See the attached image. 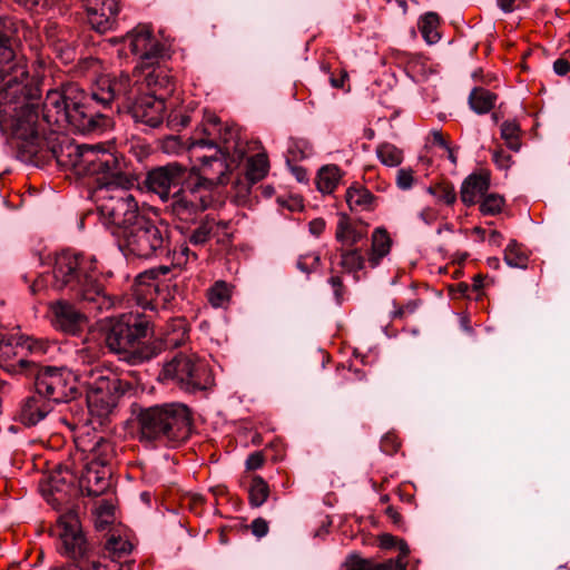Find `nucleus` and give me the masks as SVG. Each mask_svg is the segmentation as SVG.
<instances>
[{"mask_svg": "<svg viewBox=\"0 0 570 570\" xmlns=\"http://www.w3.org/2000/svg\"><path fill=\"white\" fill-rule=\"evenodd\" d=\"M13 22L0 17V104L11 109L10 129L17 158L36 167L55 161L62 139L53 122L45 120L39 81L29 76L26 65L17 57L9 32Z\"/></svg>", "mask_w": 570, "mask_h": 570, "instance_id": "obj_1", "label": "nucleus"}, {"mask_svg": "<svg viewBox=\"0 0 570 570\" xmlns=\"http://www.w3.org/2000/svg\"><path fill=\"white\" fill-rule=\"evenodd\" d=\"M55 163L77 176L94 178L100 193L115 186H134L124 156L101 145H76L63 138Z\"/></svg>", "mask_w": 570, "mask_h": 570, "instance_id": "obj_2", "label": "nucleus"}, {"mask_svg": "<svg viewBox=\"0 0 570 570\" xmlns=\"http://www.w3.org/2000/svg\"><path fill=\"white\" fill-rule=\"evenodd\" d=\"M97 259L92 255L63 250L57 255L52 268V287L67 289L77 301L97 312L108 311L114 302L99 281Z\"/></svg>", "mask_w": 570, "mask_h": 570, "instance_id": "obj_3", "label": "nucleus"}, {"mask_svg": "<svg viewBox=\"0 0 570 570\" xmlns=\"http://www.w3.org/2000/svg\"><path fill=\"white\" fill-rule=\"evenodd\" d=\"M135 422L141 443L175 449L190 438L194 419L189 406L170 402L140 406Z\"/></svg>", "mask_w": 570, "mask_h": 570, "instance_id": "obj_4", "label": "nucleus"}, {"mask_svg": "<svg viewBox=\"0 0 570 570\" xmlns=\"http://www.w3.org/2000/svg\"><path fill=\"white\" fill-rule=\"evenodd\" d=\"M90 95L76 83H69L62 90H49L45 99V120L53 122L59 129H71L87 134L105 126L106 117L94 110L89 104Z\"/></svg>", "mask_w": 570, "mask_h": 570, "instance_id": "obj_5", "label": "nucleus"}, {"mask_svg": "<svg viewBox=\"0 0 570 570\" xmlns=\"http://www.w3.org/2000/svg\"><path fill=\"white\" fill-rule=\"evenodd\" d=\"M153 334V325L145 315L124 314L111 323L105 343L120 360L137 365L157 356V347L145 342Z\"/></svg>", "mask_w": 570, "mask_h": 570, "instance_id": "obj_6", "label": "nucleus"}, {"mask_svg": "<svg viewBox=\"0 0 570 570\" xmlns=\"http://www.w3.org/2000/svg\"><path fill=\"white\" fill-rule=\"evenodd\" d=\"M60 546L58 551L71 563L53 566L50 570H121L115 562H102L99 548L88 541L77 515L68 513L58 520Z\"/></svg>", "mask_w": 570, "mask_h": 570, "instance_id": "obj_7", "label": "nucleus"}, {"mask_svg": "<svg viewBox=\"0 0 570 570\" xmlns=\"http://www.w3.org/2000/svg\"><path fill=\"white\" fill-rule=\"evenodd\" d=\"M170 236L169 225L144 215L118 239L120 248L127 254L150 259L169 255Z\"/></svg>", "mask_w": 570, "mask_h": 570, "instance_id": "obj_8", "label": "nucleus"}, {"mask_svg": "<svg viewBox=\"0 0 570 570\" xmlns=\"http://www.w3.org/2000/svg\"><path fill=\"white\" fill-rule=\"evenodd\" d=\"M158 380L187 393L206 391L214 384V376L206 362L195 354L184 353L176 354L164 364Z\"/></svg>", "mask_w": 570, "mask_h": 570, "instance_id": "obj_9", "label": "nucleus"}, {"mask_svg": "<svg viewBox=\"0 0 570 570\" xmlns=\"http://www.w3.org/2000/svg\"><path fill=\"white\" fill-rule=\"evenodd\" d=\"M19 371L35 376V391L51 403L68 402L78 393L72 374L63 367L39 366L33 360L17 361Z\"/></svg>", "mask_w": 570, "mask_h": 570, "instance_id": "obj_10", "label": "nucleus"}, {"mask_svg": "<svg viewBox=\"0 0 570 570\" xmlns=\"http://www.w3.org/2000/svg\"><path fill=\"white\" fill-rule=\"evenodd\" d=\"M131 186H115L101 191L98 210L104 224L117 238L121 237L144 214L130 191Z\"/></svg>", "mask_w": 570, "mask_h": 570, "instance_id": "obj_11", "label": "nucleus"}, {"mask_svg": "<svg viewBox=\"0 0 570 570\" xmlns=\"http://www.w3.org/2000/svg\"><path fill=\"white\" fill-rule=\"evenodd\" d=\"M139 88L128 73L102 75L91 87V101L118 114L125 112Z\"/></svg>", "mask_w": 570, "mask_h": 570, "instance_id": "obj_12", "label": "nucleus"}, {"mask_svg": "<svg viewBox=\"0 0 570 570\" xmlns=\"http://www.w3.org/2000/svg\"><path fill=\"white\" fill-rule=\"evenodd\" d=\"M91 379L90 393L87 397L88 409L91 414L106 417L117 406L128 384L110 371H92Z\"/></svg>", "mask_w": 570, "mask_h": 570, "instance_id": "obj_13", "label": "nucleus"}, {"mask_svg": "<svg viewBox=\"0 0 570 570\" xmlns=\"http://www.w3.org/2000/svg\"><path fill=\"white\" fill-rule=\"evenodd\" d=\"M169 200L167 208L170 214L180 222L189 223L209 207L212 197L195 185L178 189Z\"/></svg>", "mask_w": 570, "mask_h": 570, "instance_id": "obj_14", "label": "nucleus"}, {"mask_svg": "<svg viewBox=\"0 0 570 570\" xmlns=\"http://www.w3.org/2000/svg\"><path fill=\"white\" fill-rule=\"evenodd\" d=\"M227 134L232 135V131L226 130L224 137H222L224 147L216 150L215 155L200 158V175L196 186L205 189V193H208L209 189L217 185H225L227 183L228 165L226 161L232 148L229 146V138L226 137Z\"/></svg>", "mask_w": 570, "mask_h": 570, "instance_id": "obj_15", "label": "nucleus"}, {"mask_svg": "<svg viewBox=\"0 0 570 570\" xmlns=\"http://www.w3.org/2000/svg\"><path fill=\"white\" fill-rule=\"evenodd\" d=\"M188 176V168L179 163H168L150 169L144 184L149 191L157 194L161 200L170 199L171 188H177L185 183Z\"/></svg>", "mask_w": 570, "mask_h": 570, "instance_id": "obj_16", "label": "nucleus"}, {"mask_svg": "<svg viewBox=\"0 0 570 570\" xmlns=\"http://www.w3.org/2000/svg\"><path fill=\"white\" fill-rule=\"evenodd\" d=\"M165 101L155 94L134 96L126 114H129L136 122H141L151 128L160 126L165 117Z\"/></svg>", "mask_w": 570, "mask_h": 570, "instance_id": "obj_17", "label": "nucleus"}, {"mask_svg": "<svg viewBox=\"0 0 570 570\" xmlns=\"http://www.w3.org/2000/svg\"><path fill=\"white\" fill-rule=\"evenodd\" d=\"M42 32L46 42L57 56L68 62L75 58L76 35L68 28L60 26L56 21H46Z\"/></svg>", "mask_w": 570, "mask_h": 570, "instance_id": "obj_18", "label": "nucleus"}, {"mask_svg": "<svg viewBox=\"0 0 570 570\" xmlns=\"http://www.w3.org/2000/svg\"><path fill=\"white\" fill-rule=\"evenodd\" d=\"M168 266H160L140 273L135 281V294L141 304H151L167 291L168 286L159 279V276L169 273Z\"/></svg>", "mask_w": 570, "mask_h": 570, "instance_id": "obj_19", "label": "nucleus"}, {"mask_svg": "<svg viewBox=\"0 0 570 570\" xmlns=\"http://www.w3.org/2000/svg\"><path fill=\"white\" fill-rule=\"evenodd\" d=\"M91 27L99 33L114 28L119 13L118 0H83Z\"/></svg>", "mask_w": 570, "mask_h": 570, "instance_id": "obj_20", "label": "nucleus"}, {"mask_svg": "<svg viewBox=\"0 0 570 570\" xmlns=\"http://www.w3.org/2000/svg\"><path fill=\"white\" fill-rule=\"evenodd\" d=\"M188 331L186 318L174 317L166 323L159 337L149 341V345L157 347L158 356L165 350L181 346L188 338Z\"/></svg>", "mask_w": 570, "mask_h": 570, "instance_id": "obj_21", "label": "nucleus"}, {"mask_svg": "<svg viewBox=\"0 0 570 570\" xmlns=\"http://www.w3.org/2000/svg\"><path fill=\"white\" fill-rule=\"evenodd\" d=\"M53 406L51 401L35 391L33 394L21 401L17 414L18 421L27 428L35 426L52 412Z\"/></svg>", "mask_w": 570, "mask_h": 570, "instance_id": "obj_22", "label": "nucleus"}, {"mask_svg": "<svg viewBox=\"0 0 570 570\" xmlns=\"http://www.w3.org/2000/svg\"><path fill=\"white\" fill-rule=\"evenodd\" d=\"M79 485L88 497L102 495L110 487V470L105 466L85 464Z\"/></svg>", "mask_w": 570, "mask_h": 570, "instance_id": "obj_23", "label": "nucleus"}, {"mask_svg": "<svg viewBox=\"0 0 570 570\" xmlns=\"http://www.w3.org/2000/svg\"><path fill=\"white\" fill-rule=\"evenodd\" d=\"M55 325L62 332L76 335L81 331L85 316L68 302L58 301L52 305Z\"/></svg>", "mask_w": 570, "mask_h": 570, "instance_id": "obj_24", "label": "nucleus"}, {"mask_svg": "<svg viewBox=\"0 0 570 570\" xmlns=\"http://www.w3.org/2000/svg\"><path fill=\"white\" fill-rule=\"evenodd\" d=\"M368 224L352 220L346 214H341L335 230V239L343 246H354L367 237Z\"/></svg>", "mask_w": 570, "mask_h": 570, "instance_id": "obj_25", "label": "nucleus"}, {"mask_svg": "<svg viewBox=\"0 0 570 570\" xmlns=\"http://www.w3.org/2000/svg\"><path fill=\"white\" fill-rule=\"evenodd\" d=\"M490 187V177L488 174H471L462 183L460 196L466 206L476 203L479 195H484Z\"/></svg>", "mask_w": 570, "mask_h": 570, "instance_id": "obj_26", "label": "nucleus"}, {"mask_svg": "<svg viewBox=\"0 0 570 570\" xmlns=\"http://www.w3.org/2000/svg\"><path fill=\"white\" fill-rule=\"evenodd\" d=\"M86 452L87 449H83ZM115 450L112 443L105 439L99 438L94 445L88 449L87 463L96 466L107 468L114 459Z\"/></svg>", "mask_w": 570, "mask_h": 570, "instance_id": "obj_27", "label": "nucleus"}, {"mask_svg": "<svg viewBox=\"0 0 570 570\" xmlns=\"http://www.w3.org/2000/svg\"><path fill=\"white\" fill-rule=\"evenodd\" d=\"M497 100L498 95L484 87H474L468 98L470 108L478 115L490 112Z\"/></svg>", "mask_w": 570, "mask_h": 570, "instance_id": "obj_28", "label": "nucleus"}, {"mask_svg": "<svg viewBox=\"0 0 570 570\" xmlns=\"http://www.w3.org/2000/svg\"><path fill=\"white\" fill-rule=\"evenodd\" d=\"M392 246V239L387 230L383 227H377L372 234V247L368 256V262L372 267H376L381 259L385 257Z\"/></svg>", "mask_w": 570, "mask_h": 570, "instance_id": "obj_29", "label": "nucleus"}, {"mask_svg": "<svg viewBox=\"0 0 570 570\" xmlns=\"http://www.w3.org/2000/svg\"><path fill=\"white\" fill-rule=\"evenodd\" d=\"M345 200L352 210L357 208L372 210L374 209L376 197L366 187L352 185L346 190Z\"/></svg>", "mask_w": 570, "mask_h": 570, "instance_id": "obj_30", "label": "nucleus"}, {"mask_svg": "<svg viewBox=\"0 0 570 570\" xmlns=\"http://www.w3.org/2000/svg\"><path fill=\"white\" fill-rule=\"evenodd\" d=\"M167 58H169V47L154 37L138 60V67L141 69L153 68L159 66Z\"/></svg>", "mask_w": 570, "mask_h": 570, "instance_id": "obj_31", "label": "nucleus"}, {"mask_svg": "<svg viewBox=\"0 0 570 570\" xmlns=\"http://www.w3.org/2000/svg\"><path fill=\"white\" fill-rule=\"evenodd\" d=\"M147 86L154 90L156 95L157 91H164L165 94H170L175 89V79L170 75V71L166 68L159 66L153 67L151 71H149L146 77Z\"/></svg>", "mask_w": 570, "mask_h": 570, "instance_id": "obj_32", "label": "nucleus"}, {"mask_svg": "<svg viewBox=\"0 0 570 570\" xmlns=\"http://www.w3.org/2000/svg\"><path fill=\"white\" fill-rule=\"evenodd\" d=\"M226 130L232 131V135H226L230 142L234 136V130L230 128H225L224 132H219V140L223 142L222 137H224ZM216 131H220V129H213L207 126H203L202 129H196L194 136L190 138V147H209L218 150L222 146L218 145L216 139Z\"/></svg>", "mask_w": 570, "mask_h": 570, "instance_id": "obj_33", "label": "nucleus"}, {"mask_svg": "<svg viewBox=\"0 0 570 570\" xmlns=\"http://www.w3.org/2000/svg\"><path fill=\"white\" fill-rule=\"evenodd\" d=\"M154 37L148 26H138L127 35L126 40L131 53L140 59Z\"/></svg>", "mask_w": 570, "mask_h": 570, "instance_id": "obj_34", "label": "nucleus"}, {"mask_svg": "<svg viewBox=\"0 0 570 570\" xmlns=\"http://www.w3.org/2000/svg\"><path fill=\"white\" fill-rule=\"evenodd\" d=\"M342 178V173L336 165H325L318 173L316 178L317 189L323 194H332Z\"/></svg>", "mask_w": 570, "mask_h": 570, "instance_id": "obj_35", "label": "nucleus"}, {"mask_svg": "<svg viewBox=\"0 0 570 570\" xmlns=\"http://www.w3.org/2000/svg\"><path fill=\"white\" fill-rule=\"evenodd\" d=\"M105 550L108 552L110 559L108 560L106 556L100 554L101 561L105 563L115 561L122 568V564L118 560L131 552L132 544L121 537L111 535L105 543Z\"/></svg>", "mask_w": 570, "mask_h": 570, "instance_id": "obj_36", "label": "nucleus"}, {"mask_svg": "<svg viewBox=\"0 0 570 570\" xmlns=\"http://www.w3.org/2000/svg\"><path fill=\"white\" fill-rule=\"evenodd\" d=\"M440 17L435 12H426L419 20L417 27L423 39L429 43H436L441 35L439 32Z\"/></svg>", "mask_w": 570, "mask_h": 570, "instance_id": "obj_37", "label": "nucleus"}, {"mask_svg": "<svg viewBox=\"0 0 570 570\" xmlns=\"http://www.w3.org/2000/svg\"><path fill=\"white\" fill-rule=\"evenodd\" d=\"M216 219L212 216H206L199 222L197 227L191 230L188 236V242L193 246H204L212 239V233L217 229Z\"/></svg>", "mask_w": 570, "mask_h": 570, "instance_id": "obj_38", "label": "nucleus"}, {"mask_svg": "<svg viewBox=\"0 0 570 570\" xmlns=\"http://www.w3.org/2000/svg\"><path fill=\"white\" fill-rule=\"evenodd\" d=\"M269 164L265 154H256L247 159L246 178L252 184L262 180L268 173Z\"/></svg>", "mask_w": 570, "mask_h": 570, "instance_id": "obj_39", "label": "nucleus"}, {"mask_svg": "<svg viewBox=\"0 0 570 570\" xmlns=\"http://www.w3.org/2000/svg\"><path fill=\"white\" fill-rule=\"evenodd\" d=\"M230 298L232 286L225 281H217L207 289V299L215 308L226 307Z\"/></svg>", "mask_w": 570, "mask_h": 570, "instance_id": "obj_40", "label": "nucleus"}, {"mask_svg": "<svg viewBox=\"0 0 570 570\" xmlns=\"http://www.w3.org/2000/svg\"><path fill=\"white\" fill-rule=\"evenodd\" d=\"M268 497H269L268 483L261 475H254L252 478L250 485L248 489L249 504L254 508H258L266 502Z\"/></svg>", "mask_w": 570, "mask_h": 570, "instance_id": "obj_41", "label": "nucleus"}, {"mask_svg": "<svg viewBox=\"0 0 570 570\" xmlns=\"http://www.w3.org/2000/svg\"><path fill=\"white\" fill-rule=\"evenodd\" d=\"M504 261L511 267L527 268L529 256L521 244L511 239L504 250Z\"/></svg>", "mask_w": 570, "mask_h": 570, "instance_id": "obj_42", "label": "nucleus"}, {"mask_svg": "<svg viewBox=\"0 0 570 570\" xmlns=\"http://www.w3.org/2000/svg\"><path fill=\"white\" fill-rule=\"evenodd\" d=\"M521 128L517 120H505L501 125V138L512 151H519L521 148Z\"/></svg>", "mask_w": 570, "mask_h": 570, "instance_id": "obj_43", "label": "nucleus"}, {"mask_svg": "<svg viewBox=\"0 0 570 570\" xmlns=\"http://www.w3.org/2000/svg\"><path fill=\"white\" fill-rule=\"evenodd\" d=\"M376 156L380 161L389 167H396L403 161V151L390 142L380 144L376 148Z\"/></svg>", "mask_w": 570, "mask_h": 570, "instance_id": "obj_44", "label": "nucleus"}, {"mask_svg": "<svg viewBox=\"0 0 570 570\" xmlns=\"http://www.w3.org/2000/svg\"><path fill=\"white\" fill-rule=\"evenodd\" d=\"M428 193L445 205H453L456 202V193L450 183H438L428 187Z\"/></svg>", "mask_w": 570, "mask_h": 570, "instance_id": "obj_45", "label": "nucleus"}, {"mask_svg": "<svg viewBox=\"0 0 570 570\" xmlns=\"http://www.w3.org/2000/svg\"><path fill=\"white\" fill-rule=\"evenodd\" d=\"M365 259L358 249H342L341 266L350 273H355L364 267Z\"/></svg>", "mask_w": 570, "mask_h": 570, "instance_id": "obj_46", "label": "nucleus"}, {"mask_svg": "<svg viewBox=\"0 0 570 570\" xmlns=\"http://www.w3.org/2000/svg\"><path fill=\"white\" fill-rule=\"evenodd\" d=\"M345 570H376L372 558H363L358 552L350 553L344 562Z\"/></svg>", "mask_w": 570, "mask_h": 570, "instance_id": "obj_47", "label": "nucleus"}, {"mask_svg": "<svg viewBox=\"0 0 570 570\" xmlns=\"http://www.w3.org/2000/svg\"><path fill=\"white\" fill-rule=\"evenodd\" d=\"M503 205L504 198L502 196L498 194H489L480 203L479 209L483 215L494 216L501 213Z\"/></svg>", "mask_w": 570, "mask_h": 570, "instance_id": "obj_48", "label": "nucleus"}, {"mask_svg": "<svg viewBox=\"0 0 570 570\" xmlns=\"http://www.w3.org/2000/svg\"><path fill=\"white\" fill-rule=\"evenodd\" d=\"M51 345L46 340L35 338V337H27L23 340V342L20 344L21 350H28L31 354L35 355H43L47 354L50 350Z\"/></svg>", "mask_w": 570, "mask_h": 570, "instance_id": "obj_49", "label": "nucleus"}, {"mask_svg": "<svg viewBox=\"0 0 570 570\" xmlns=\"http://www.w3.org/2000/svg\"><path fill=\"white\" fill-rule=\"evenodd\" d=\"M217 229L212 233V238L216 239V243L223 246L232 244L233 233L230 232V222L217 220Z\"/></svg>", "mask_w": 570, "mask_h": 570, "instance_id": "obj_50", "label": "nucleus"}, {"mask_svg": "<svg viewBox=\"0 0 570 570\" xmlns=\"http://www.w3.org/2000/svg\"><path fill=\"white\" fill-rule=\"evenodd\" d=\"M414 184V171L411 168H401L396 174V186L401 190H409Z\"/></svg>", "mask_w": 570, "mask_h": 570, "instance_id": "obj_51", "label": "nucleus"}, {"mask_svg": "<svg viewBox=\"0 0 570 570\" xmlns=\"http://www.w3.org/2000/svg\"><path fill=\"white\" fill-rule=\"evenodd\" d=\"M18 345L19 344L14 346L12 340L4 338V336H2L0 338V362H6L10 360L12 356L18 355Z\"/></svg>", "mask_w": 570, "mask_h": 570, "instance_id": "obj_52", "label": "nucleus"}, {"mask_svg": "<svg viewBox=\"0 0 570 570\" xmlns=\"http://www.w3.org/2000/svg\"><path fill=\"white\" fill-rule=\"evenodd\" d=\"M492 160L498 168L508 170L512 165V157L505 153L502 148H498L492 153Z\"/></svg>", "mask_w": 570, "mask_h": 570, "instance_id": "obj_53", "label": "nucleus"}, {"mask_svg": "<svg viewBox=\"0 0 570 570\" xmlns=\"http://www.w3.org/2000/svg\"><path fill=\"white\" fill-rule=\"evenodd\" d=\"M265 463V454L263 451H255L250 453L246 461H245V468L248 471H255L261 469Z\"/></svg>", "mask_w": 570, "mask_h": 570, "instance_id": "obj_54", "label": "nucleus"}, {"mask_svg": "<svg viewBox=\"0 0 570 570\" xmlns=\"http://www.w3.org/2000/svg\"><path fill=\"white\" fill-rule=\"evenodd\" d=\"M190 256L194 261L197 259V254L191 252L186 243H183L178 249H174V259L177 261L178 265L186 264Z\"/></svg>", "mask_w": 570, "mask_h": 570, "instance_id": "obj_55", "label": "nucleus"}, {"mask_svg": "<svg viewBox=\"0 0 570 570\" xmlns=\"http://www.w3.org/2000/svg\"><path fill=\"white\" fill-rule=\"evenodd\" d=\"M407 561H400L396 558L387 559L383 562H375L376 570H406Z\"/></svg>", "mask_w": 570, "mask_h": 570, "instance_id": "obj_56", "label": "nucleus"}, {"mask_svg": "<svg viewBox=\"0 0 570 570\" xmlns=\"http://www.w3.org/2000/svg\"><path fill=\"white\" fill-rule=\"evenodd\" d=\"M385 514L397 530L405 531L406 528L404 519L402 514L393 505H389L385 509Z\"/></svg>", "mask_w": 570, "mask_h": 570, "instance_id": "obj_57", "label": "nucleus"}, {"mask_svg": "<svg viewBox=\"0 0 570 570\" xmlns=\"http://www.w3.org/2000/svg\"><path fill=\"white\" fill-rule=\"evenodd\" d=\"M320 257L314 254L301 256L297 261V267L305 273H309L314 265L318 264Z\"/></svg>", "mask_w": 570, "mask_h": 570, "instance_id": "obj_58", "label": "nucleus"}, {"mask_svg": "<svg viewBox=\"0 0 570 570\" xmlns=\"http://www.w3.org/2000/svg\"><path fill=\"white\" fill-rule=\"evenodd\" d=\"M252 533L257 538H263L268 533V522L263 518H256L250 524Z\"/></svg>", "mask_w": 570, "mask_h": 570, "instance_id": "obj_59", "label": "nucleus"}, {"mask_svg": "<svg viewBox=\"0 0 570 570\" xmlns=\"http://www.w3.org/2000/svg\"><path fill=\"white\" fill-rule=\"evenodd\" d=\"M397 537L391 534V533H382L377 537L379 547L382 550H392L396 548V544L399 542Z\"/></svg>", "mask_w": 570, "mask_h": 570, "instance_id": "obj_60", "label": "nucleus"}, {"mask_svg": "<svg viewBox=\"0 0 570 570\" xmlns=\"http://www.w3.org/2000/svg\"><path fill=\"white\" fill-rule=\"evenodd\" d=\"M189 121H190V117L187 115H183V114H179V115L171 114L168 116V119H167V124L171 128H176V127L185 128L189 125Z\"/></svg>", "mask_w": 570, "mask_h": 570, "instance_id": "obj_61", "label": "nucleus"}, {"mask_svg": "<svg viewBox=\"0 0 570 570\" xmlns=\"http://www.w3.org/2000/svg\"><path fill=\"white\" fill-rule=\"evenodd\" d=\"M328 283L334 291L335 299L337 301V303H341L344 293V285L342 278L340 276H331Z\"/></svg>", "mask_w": 570, "mask_h": 570, "instance_id": "obj_62", "label": "nucleus"}, {"mask_svg": "<svg viewBox=\"0 0 570 570\" xmlns=\"http://www.w3.org/2000/svg\"><path fill=\"white\" fill-rule=\"evenodd\" d=\"M181 148V144L178 137L170 136L163 141V150L165 153H177Z\"/></svg>", "mask_w": 570, "mask_h": 570, "instance_id": "obj_63", "label": "nucleus"}, {"mask_svg": "<svg viewBox=\"0 0 570 570\" xmlns=\"http://www.w3.org/2000/svg\"><path fill=\"white\" fill-rule=\"evenodd\" d=\"M553 70L558 76H566L570 71V62L564 58H559L553 62Z\"/></svg>", "mask_w": 570, "mask_h": 570, "instance_id": "obj_64", "label": "nucleus"}]
</instances>
